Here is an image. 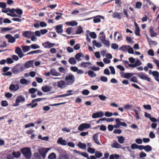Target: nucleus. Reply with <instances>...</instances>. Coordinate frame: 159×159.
<instances>
[{"instance_id": "2f4dec72", "label": "nucleus", "mask_w": 159, "mask_h": 159, "mask_svg": "<svg viewBox=\"0 0 159 159\" xmlns=\"http://www.w3.org/2000/svg\"><path fill=\"white\" fill-rule=\"evenodd\" d=\"M12 155L15 158H18L20 157L21 153L19 151L17 152H13L12 153Z\"/></svg>"}, {"instance_id": "a211bd4d", "label": "nucleus", "mask_w": 159, "mask_h": 159, "mask_svg": "<svg viewBox=\"0 0 159 159\" xmlns=\"http://www.w3.org/2000/svg\"><path fill=\"white\" fill-rule=\"evenodd\" d=\"M152 75L155 77V79L159 82V73L157 71H154L152 72Z\"/></svg>"}, {"instance_id": "bf43d9fd", "label": "nucleus", "mask_w": 159, "mask_h": 159, "mask_svg": "<svg viewBox=\"0 0 159 159\" xmlns=\"http://www.w3.org/2000/svg\"><path fill=\"white\" fill-rule=\"evenodd\" d=\"M111 48H112L116 50L118 48V46L117 44L116 43H112L111 44Z\"/></svg>"}, {"instance_id": "e2e57ef3", "label": "nucleus", "mask_w": 159, "mask_h": 159, "mask_svg": "<svg viewBox=\"0 0 159 159\" xmlns=\"http://www.w3.org/2000/svg\"><path fill=\"white\" fill-rule=\"evenodd\" d=\"M128 47H129V48L127 50L128 53L130 54H134V51L133 48L130 47L129 46H128Z\"/></svg>"}, {"instance_id": "aec40b11", "label": "nucleus", "mask_w": 159, "mask_h": 159, "mask_svg": "<svg viewBox=\"0 0 159 159\" xmlns=\"http://www.w3.org/2000/svg\"><path fill=\"white\" fill-rule=\"evenodd\" d=\"M57 143L62 145H66L67 144L66 141L65 140H63L62 138H60L58 139Z\"/></svg>"}, {"instance_id": "7c9ffc66", "label": "nucleus", "mask_w": 159, "mask_h": 159, "mask_svg": "<svg viewBox=\"0 0 159 159\" xmlns=\"http://www.w3.org/2000/svg\"><path fill=\"white\" fill-rule=\"evenodd\" d=\"M13 29V27H11L10 28L6 27L3 28L1 29V32L2 33H4L7 31L11 30Z\"/></svg>"}, {"instance_id": "393cba45", "label": "nucleus", "mask_w": 159, "mask_h": 159, "mask_svg": "<svg viewBox=\"0 0 159 159\" xmlns=\"http://www.w3.org/2000/svg\"><path fill=\"white\" fill-rule=\"evenodd\" d=\"M103 155V153L101 152L100 151H97L95 152L94 156L96 158H100L102 157Z\"/></svg>"}, {"instance_id": "423d86ee", "label": "nucleus", "mask_w": 159, "mask_h": 159, "mask_svg": "<svg viewBox=\"0 0 159 159\" xmlns=\"http://www.w3.org/2000/svg\"><path fill=\"white\" fill-rule=\"evenodd\" d=\"M116 123L117 125H114V127L115 128H118L120 126H123L124 127H126L127 125L124 122H121L119 119H116Z\"/></svg>"}, {"instance_id": "13d9d810", "label": "nucleus", "mask_w": 159, "mask_h": 159, "mask_svg": "<svg viewBox=\"0 0 159 159\" xmlns=\"http://www.w3.org/2000/svg\"><path fill=\"white\" fill-rule=\"evenodd\" d=\"M119 50L123 51L124 52H126L127 50V46H122L120 48Z\"/></svg>"}, {"instance_id": "c756f323", "label": "nucleus", "mask_w": 159, "mask_h": 159, "mask_svg": "<svg viewBox=\"0 0 159 159\" xmlns=\"http://www.w3.org/2000/svg\"><path fill=\"white\" fill-rule=\"evenodd\" d=\"M51 74L53 76H59L60 75V74L58 73L56 70L54 69H52L50 70Z\"/></svg>"}, {"instance_id": "9b49d317", "label": "nucleus", "mask_w": 159, "mask_h": 159, "mask_svg": "<svg viewBox=\"0 0 159 159\" xmlns=\"http://www.w3.org/2000/svg\"><path fill=\"white\" fill-rule=\"evenodd\" d=\"M33 34V32L31 31H25L22 33V35L25 37L30 38Z\"/></svg>"}, {"instance_id": "de8ad7c7", "label": "nucleus", "mask_w": 159, "mask_h": 159, "mask_svg": "<svg viewBox=\"0 0 159 159\" xmlns=\"http://www.w3.org/2000/svg\"><path fill=\"white\" fill-rule=\"evenodd\" d=\"M140 29L138 26L136 27L135 28V30L134 31L135 34V35L137 36H139L140 35Z\"/></svg>"}, {"instance_id": "2eb2a0df", "label": "nucleus", "mask_w": 159, "mask_h": 159, "mask_svg": "<svg viewBox=\"0 0 159 159\" xmlns=\"http://www.w3.org/2000/svg\"><path fill=\"white\" fill-rule=\"evenodd\" d=\"M142 64L141 61L139 60H137L134 64H129V66L131 67H135L140 66Z\"/></svg>"}, {"instance_id": "0eeeda50", "label": "nucleus", "mask_w": 159, "mask_h": 159, "mask_svg": "<svg viewBox=\"0 0 159 159\" xmlns=\"http://www.w3.org/2000/svg\"><path fill=\"white\" fill-rule=\"evenodd\" d=\"M42 45L45 48H50L53 47L55 45H56L55 43H51L49 42H46L44 43H43Z\"/></svg>"}, {"instance_id": "c9c22d12", "label": "nucleus", "mask_w": 159, "mask_h": 159, "mask_svg": "<svg viewBox=\"0 0 159 159\" xmlns=\"http://www.w3.org/2000/svg\"><path fill=\"white\" fill-rule=\"evenodd\" d=\"M32 159H41V156L38 152L34 153L33 155Z\"/></svg>"}, {"instance_id": "5701e85b", "label": "nucleus", "mask_w": 159, "mask_h": 159, "mask_svg": "<svg viewBox=\"0 0 159 159\" xmlns=\"http://www.w3.org/2000/svg\"><path fill=\"white\" fill-rule=\"evenodd\" d=\"M20 82L22 84L28 85L30 83V81L27 80L25 79H21L20 80Z\"/></svg>"}, {"instance_id": "0e129e2a", "label": "nucleus", "mask_w": 159, "mask_h": 159, "mask_svg": "<svg viewBox=\"0 0 159 159\" xmlns=\"http://www.w3.org/2000/svg\"><path fill=\"white\" fill-rule=\"evenodd\" d=\"M89 35L93 39H95L97 37V35L94 32H92L90 33Z\"/></svg>"}, {"instance_id": "9d476101", "label": "nucleus", "mask_w": 159, "mask_h": 159, "mask_svg": "<svg viewBox=\"0 0 159 159\" xmlns=\"http://www.w3.org/2000/svg\"><path fill=\"white\" fill-rule=\"evenodd\" d=\"M5 37L6 38L8 39V42L10 43H13L15 41V38L12 36L11 34H6L5 35Z\"/></svg>"}, {"instance_id": "20e7f679", "label": "nucleus", "mask_w": 159, "mask_h": 159, "mask_svg": "<svg viewBox=\"0 0 159 159\" xmlns=\"http://www.w3.org/2000/svg\"><path fill=\"white\" fill-rule=\"evenodd\" d=\"M25 101V98L23 96L20 95L18 96L15 101V103L14 104V105L15 106H18L19 103L24 102Z\"/></svg>"}, {"instance_id": "774afa93", "label": "nucleus", "mask_w": 159, "mask_h": 159, "mask_svg": "<svg viewBox=\"0 0 159 159\" xmlns=\"http://www.w3.org/2000/svg\"><path fill=\"white\" fill-rule=\"evenodd\" d=\"M6 6L7 5L6 3L4 2H0V7L3 8H5Z\"/></svg>"}, {"instance_id": "a878e982", "label": "nucleus", "mask_w": 159, "mask_h": 159, "mask_svg": "<svg viewBox=\"0 0 159 159\" xmlns=\"http://www.w3.org/2000/svg\"><path fill=\"white\" fill-rule=\"evenodd\" d=\"M77 146L80 148L83 149H85L86 148V145L85 143H82L81 142H79L77 144Z\"/></svg>"}, {"instance_id": "7ed1b4c3", "label": "nucleus", "mask_w": 159, "mask_h": 159, "mask_svg": "<svg viewBox=\"0 0 159 159\" xmlns=\"http://www.w3.org/2000/svg\"><path fill=\"white\" fill-rule=\"evenodd\" d=\"M50 149L48 148H43L38 150L39 155H41L43 158L46 157V154L49 150Z\"/></svg>"}, {"instance_id": "4d7b16f0", "label": "nucleus", "mask_w": 159, "mask_h": 159, "mask_svg": "<svg viewBox=\"0 0 159 159\" xmlns=\"http://www.w3.org/2000/svg\"><path fill=\"white\" fill-rule=\"evenodd\" d=\"M37 91V89H36L34 88L30 89L29 90V93L31 94H33L35 93Z\"/></svg>"}, {"instance_id": "f704fd0d", "label": "nucleus", "mask_w": 159, "mask_h": 159, "mask_svg": "<svg viewBox=\"0 0 159 159\" xmlns=\"http://www.w3.org/2000/svg\"><path fill=\"white\" fill-rule=\"evenodd\" d=\"M88 75L91 77H95L96 76V74L95 73L94 71L91 70H89L88 71Z\"/></svg>"}, {"instance_id": "f8f14e48", "label": "nucleus", "mask_w": 159, "mask_h": 159, "mask_svg": "<svg viewBox=\"0 0 159 159\" xmlns=\"http://www.w3.org/2000/svg\"><path fill=\"white\" fill-rule=\"evenodd\" d=\"M74 152H75L78 154L82 155L84 157L87 158V159H88L89 158H90L89 157V155L88 153L85 152H81L80 151H77L76 150H74Z\"/></svg>"}, {"instance_id": "37998d69", "label": "nucleus", "mask_w": 159, "mask_h": 159, "mask_svg": "<svg viewBox=\"0 0 159 159\" xmlns=\"http://www.w3.org/2000/svg\"><path fill=\"white\" fill-rule=\"evenodd\" d=\"M133 74L131 73H125L124 74V77L126 79H129L132 77Z\"/></svg>"}, {"instance_id": "ea45409f", "label": "nucleus", "mask_w": 159, "mask_h": 159, "mask_svg": "<svg viewBox=\"0 0 159 159\" xmlns=\"http://www.w3.org/2000/svg\"><path fill=\"white\" fill-rule=\"evenodd\" d=\"M111 146L112 147L116 148H120L121 147V145L117 142L113 143Z\"/></svg>"}, {"instance_id": "72a5a7b5", "label": "nucleus", "mask_w": 159, "mask_h": 159, "mask_svg": "<svg viewBox=\"0 0 159 159\" xmlns=\"http://www.w3.org/2000/svg\"><path fill=\"white\" fill-rule=\"evenodd\" d=\"M15 12L19 16V17L20 18L21 17L20 16L22 14L23 12V11L21 9L19 8L16 9Z\"/></svg>"}, {"instance_id": "b1692460", "label": "nucleus", "mask_w": 159, "mask_h": 159, "mask_svg": "<svg viewBox=\"0 0 159 159\" xmlns=\"http://www.w3.org/2000/svg\"><path fill=\"white\" fill-rule=\"evenodd\" d=\"M65 24L68 25L74 26L77 25L78 23L75 21H72L70 22H66Z\"/></svg>"}, {"instance_id": "8fccbe9b", "label": "nucleus", "mask_w": 159, "mask_h": 159, "mask_svg": "<svg viewBox=\"0 0 159 159\" xmlns=\"http://www.w3.org/2000/svg\"><path fill=\"white\" fill-rule=\"evenodd\" d=\"M46 99V98H39L35 99L32 100V103H34L36 102H39L43 100H45Z\"/></svg>"}, {"instance_id": "3c124183", "label": "nucleus", "mask_w": 159, "mask_h": 159, "mask_svg": "<svg viewBox=\"0 0 159 159\" xmlns=\"http://www.w3.org/2000/svg\"><path fill=\"white\" fill-rule=\"evenodd\" d=\"M30 47L33 49H36L40 48V46L36 44H33L31 45Z\"/></svg>"}, {"instance_id": "473e14b6", "label": "nucleus", "mask_w": 159, "mask_h": 159, "mask_svg": "<svg viewBox=\"0 0 159 159\" xmlns=\"http://www.w3.org/2000/svg\"><path fill=\"white\" fill-rule=\"evenodd\" d=\"M117 138L118 139V141L120 143H123L125 140V138L122 136H118Z\"/></svg>"}, {"instance_id": "a19ab883", "label": "nucleus", "mask_w": 159, "mask_h": 159, "mask_svg": "<svg viewBox=\"0 0 159 159\" xmlns=\"http://www.w3.org/2000/svg\"><path fill=\"white\" fill-rule=\"evenodd\" d=\"M56 157V155L53 152L51 153L48 156V158L49 159H55Z\"/></svg>"}, {"instance_id": "a18cd8bd", "label": "nucleus", "mask_w": 159, "mask_h": 159, "mask_svg": "<svg viewBox=\"0 0 159 159\" xmlns=\"http://www.w3.org/2000/svg\"><path fill=\"white\" fill-rule=\"evenodd\" d=\"M87 151L88 152L91 154H93L94 153H95V150L94 148H92L91 147H89L87 149Z\"/></svg>"}, {"instance_id": "dca6fc26", "label": "nucleus", "mask_w": 159, "mask_h": 159, "mask_svg": "<svg viewBox=\"0 0 159 159\" xmlns=\"http://www.w3.org/2000/svg\"><path fill=\"white\" fill-rule=\"evenodd\" d=\"M15 52L18 55L20 58H21L24 56V55L22 53L20 47L16 48Z\"/></svg>"}, {"instance_id": "c03bdc74", "label": "nucleus", "mask_w": 159, "mask_h": 159, "mask_svg": "<svg viewBox=\"0 0 159 159\" xmlns=\"http://www.w3.org/2000/svg\"><path fill=\"white\" fill-rule=\"evenodd\" d=\"M30 46H24L22 48V50L24 52H26L30 50Z\"/></svg>"}, {"instance_id": "cd10ccee", "label": "nucleus", "mask_w": 159, "mask_h": 159, "mask_svg": "<svg viewBox=\"0 0 159 159\" xmlns=\"http://www.w3.org/2000/svg\"><path fill=\"white\" fill-rule=\"evenodd\" d=\"M42 51L40 50H37L35 51H31L27 54V55H29L33 54H38L42 52Z\"/></svg>"}, {"instance_id": "338daca9", "label": "nucleus", "mask_w": 159, "mask_h": 159, "mask_svg": "<svg viewBox=\"0 0 159 159\" xmlns=\"http://www.w3.org/2000/svg\"><path fill=\"white\" fill-rule=\"evenodd\" d=\"M6 61L7 64H10L12 63L13 62V61L11 58H7L6 59Z\"/></svg>"}, {"instance_id": "6e6552de", "label": "nucleus", "mask_w": 159, "mask_h": 159, "mask_svg": "<svg viewBox=\"0 0 159 159\" xmlns=\"http://www.w3.org/2000/svg\"><path fill=\"white\" fill-rule=\"evenodd\" d=\"M136 75L139 77L140 79L147 81L148 82H150V78L144 75L140 74L139 73L136 74Z\"/></svg>"}, {"instance_id": "680f3d73", "label": "nucleus", "mask_w": 159, "mask_h": 159, "mask_svg": "<svg viewBox=\"0 0 159 159\" xmlns=\"http://www.w3.org/2000/svg\"><path fill=\"white\" fill-rule=\"evenodd\" d=\"M89 69H92V70L95 71L98 70L100 69L99 67H96L95 66H90V67L89 68Z\"/></svg>"}, {"instance_id": "f03ea898", "label": "nucleus", "mask_w": 159, "mask_h": 159, "mask_svg": "<svg viewBox=\"0 0 159 159\" xmlns=\"http://www.w3.org/2000/svg\"><path fill=\"white\" fill-rule=\"evenodd\" d=\"M75 80V78L74 75L71 74L65 78L66 84L70 85L72 84Z\"/></svg>"}, {"instance_id": "4c0bfd02", "label": "nucleus", "mask_w": 159, "mask_h": 159, "mask_svg": "<svg viewBox=\"0 0 159 159\" xmlns=\"http://www.w3.org/2000/svg\"><path fill=\"white\" fill-rule=\"evenodd\" d=\"M68 61L72 65H74L76 62L75 59L73 57L70 58L69 59Z\"/></svg>"}, {"instance_id": "c85d7f7f", "label": "nucleus", "mask_w": 159, "mask_h": 159, "mask_svg": "<svg viewBox=\"0 0 159 159\" xmlns=\"http://www.w3.org/2000/svg\"><path fill=\"white\" fill-rule=\"evenodd\" d=\"M41 89L44 92H47L50 90V88L46 85L42 87Z\"/></svg>"}, {"instance_id": "052dcab7", "label": "nucleus", "mask_w": 159, "mask_h": 159, "mask_svg": "<svg viewBox=\"0 0 159 159\" xmlns=\"http://www.w3.org/2000/svg\"><path fill=\"white\" fill-rule=\"evenodd\" d=\"M130 81L134 83H137V78L136 76H133L130 79Z\"/></svg>"}, {"instance_id": "58836bf2", "label": "nucleus", "mask_w": 159, "mask_h": 159, "mask_svg": "<svg viewBox=\"0 0 159 159\" xmlns=\"http://www.w3.org/2000/svg\"><path fill=\"white\" fill-rule=\"evenodd\" d=\"M65 82L63 80H60L58 82L57 86L58 87L61 88H63V86L65 85Z\"/></svg>"}, {"instance_id": "39448f33", "label": "nucleus", "mask_w": 159, "mask_h": 159, "mask_svg": "<svg viewBox=\"0 0 159 159\" xmlns=\"http://www.w3.org/2000/svg\"><path fill=\"white\" fill-rule=\"evenodd\" d=\"M90 124L87 123H83L80 125L78 127V129L80 131H82L84 129L90 128Z\"/></svg>"}, {"instance_id": "6ab92c4d", "label": "nucleus", "mask_w": 159, "mask_h": 159, "mask_svg": "<svg viewBox=\"0 0 159 159\" xmlns=\"http://www.w3.org/2000/svg\"><path fill=\"white\" fill-rule=\"evenodd\" d=\"M62 26L61 25H59L56 26V32L58 33H61L63 32V30L62 29Z\"/></svg>"}, {"instance_id": "864d4df0", "label": "nucleus", "mask_w": 159, "mask_h": 159, "mask_svg": "<svg viewBox=\"0 0 159 159\" xmlns=\"http://www.w3.org/2000/svg\"><path fill=\"white\" fill-rule=\"evenodd\" d=\"M38 139H40L42 140H44L45 141H48L49 139V138L48 136L44 137H42L41 135H39L38 136Z\"/></svg>"}, {"instance_id": "603ef678", "label": "nucleus", "mask_w": 159, "mask_h": 159, "mask_svg": "<svg viewBox=\"0 0 159 159\" xmlns=\"http://www.w3.org/2000/svg\"><path fill=\"white\" fill-rule=\"evenodd\" d=\"M75 59L76 60L78 61H80L81 60L80 58V55L79 53H77L75 56Z\"/></svg>"}, {"instance_id": "4468645a", "label": "nucleus", "mask_w": 159, "mask_h": 159, "mask_svg": "<svg viewBox=\"0 0 159 159\" xmlns=\"http://www.w3.org/2000/svg\"><path fill=\"white\" fill-rule=\"evenodd\" d=\"M9 89L11 90L15 91L19 89V87L18 84H11L9 86Z\"/></svg>"}, {"instance_id": "6e6d98bb", "label": "nucleus", "mask_w": 159, "mask_h": 159, "mask_svg": "<svg viewBox=\"0 0 159 159\" xmlns=\"http://www.w3.org/2000/svg\"><path fill=\"white\" fill-rule=\"evenodd\" d=\"M133 110L135 114V117L137 119H139L140 118V117L139 115V111L135 109H134Z\"/></svg>"}, {"instance_id": "4be33fe9", "label": "nucleus", "mask_w": 159, "mask_h": 159, "mask_svg": "<svg viewBox=\"0 0 159 159\" xmlns=\"http://www.w3.org/2000/svg\"><path fill=\"white\" fill-rule=\"evenodd\" d=\"M33 61H30L26 62L25 64V67L28 68L31 67L33 65Z\"/></svg>"}, {"instance_id": "e433bc0d", "label": "nucleus", "mask_w": 159, "mask_h": 159, "mask_svg": "<svg viewBox=\"0 0 159 159\" xmlns=\"http://www.w3.org/2000/svg\"><path fill=\"white\" fill-rule=\"evenodd\" d=\"M121 13H117V12H114L112 15L114 18H117L118 19H121L120 16Z\"/></svg>"}, {"instance_id": "49530a36", "label": "nucleus", "mask_w": 159, "mask_h": 159, "mask_svg": "<svg viewBox=\"0 0 159 159\" xmlns=\"http://www.w3.org/2000/svg\"><path fill=\"white\" fill-rule=\"evenodd\" d=\"M119 157V155L118 154H112L110 155V159H118Z\"/></svg>"}, {"instance_id": "412c9836", "label": "nucleus", "mask_w": 159, "mask_h": 159, "mask_svg": "<svg viewBox=\"0 0 159 159\" xmlns=\"http://www.w3.org/2000/svg\"><path fill=\"white\" fill-rule=\"evenodd\" d=\"M92 65L90 62H85L84 61L82 62L80 64V66L84 68L88 67L89 66Z\"/></svg>"}, {"instance_id": "5fc2aeb1", "label": "nucleus", "mask_w": 159, "mask_h": 159, "mask_svg": "<svg viewBox=\"0 0 159 159\" xmlns=\"http://www.w3.org/2000/svg\"><path fill=\"white\" fill-rule=\"evenodd\" d=\"M1 105L2 107H6L8 105V104L6 101L3 100L1 102Z\"/></svg>"}, {"instance_id": "1a4fd4ad", "label": "nucleus", "mask_w": 159, "mask_h": 159, "mask_svg": "<svg viewBox=\"0 0 159 159\" xmlns=\"http://www.w3.org/2000/svg\"><path fill=\"white\" fill-rule=\"evenodd\" d=\"M104 116V113L102 111H99L93 113L92 115L93 118H96L99 117H102Z\"/></svg>"}, {"instance_id": "79ce46f5", "label": "nucleus", "mask_w": 159, "mask_h": 159, "mask_svg": "<svg viewBox=\"0 0 159 159\" xmlns=\"http://www.w3.org/2000/svg\"><path fill=\"white\" fill-rule=\"evenodd\" d=\"M144 150L146 152H148L152 150V148L150 145H146L145 146Z\"/></svg>"}, {"instance_id": "bb28decb", "label": "nucleus", "mask_w": 159, "mask_h": 159, "mask_svg": "<svg viewBox=\"0 0 159 159\" xmlns=\"http://www.w3.org/2000/svg\"><path fill=\"white\" fill-rule=\"evenodd\" d=\"M93 139L96 143L98 145L100 144V143L98 139V134H94L93 135Z\"/></svg>"}, {"instance_id": "ddd939ff", "label": "nucleus", "mask_w": 159, "mask_h": 159, "mask_svg": "<svg viewBox=\"0 0 159 159\" xmlns=\"http://www.w3.org/2000/svg\"><path fill=\"white\" fill-rule=\"evenodd\" d=\"M153 27L151 26L149 27V33L150 36L151 37H153L156 36L157 35V34L154 30Z\"/></svg>"}, {"instance_id": "f3484780", "label": "nucleus", "mask_w": 159, "mask_h": 159, "mask_svg": "<svg viewBox=\"0 0 159 159\" xmlns=\"http://www.w3.org/2000/svg\"><path fill=\"white\" fill-rule=\"evenodd\" d=\"M19 66L20 64H18L12 68V71L13 73H17L20 71Z\"/></svg>"}, {"instance_id": "69168bd1", "label": "nucleus", "mask_w": 159, "mask_h": 159, "mask_svg": "<svg viewBox=\"0 0 159 159\" xmlns=\"http://www.w3.org/2000/svg\"><path fill=\"white\" fill-rule=\"evenodd\" d=\"M142 5V3L141 2H137L136 3V7L138 9L140 8L141 7Z\"/></svg>"}, {"instance_id": "f257e3e1", "label": "nucleus", "mask_w": 159, "mask_h": 159, "mask_svg": "<svg viewBox=\"0 0 159 159\" xmlns=\"http://www.w3.org/2000/svg\"><path fill=\"white\" fill-rule=\"evenodd\" d=\"M20 151L26 159L30 158L31 156V152L29 148H23L21 149Z\"/></svg>"}, {"instance_id": "09e8293b", "label": "nucleus", "mask_w": 159, "mask_h": 159, "mask_svg": "<svg viewBox=\"0 0 159 159\" xmlns=\"http://www.w3.org/2000/svg\"><path fill=\"white\" fill-rule=\"evenodd\" d=\"M83 31L82 27L81 26H79L76 32V34H81Z\"/></svg>"}]
</instances>
